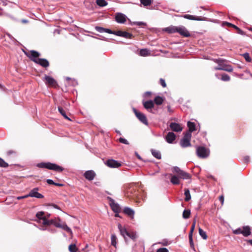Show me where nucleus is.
<instances>
[{
  "label": "nucleus",
  "instance_id": "1a4fd4ad",
  "mask_svg": "<svg viewBox=\"0 0 252 252\" xmlns=\"http://www.w3.org/2000/svg\"><path fill=\"white\" fill-rule=\"evenodd\" d=\"M39 189L38 188H35L32 189L29 194H28V197H35L37 198H42L44 196L41 193L38 192Z\"/></svg>",
  "mask_w": 252,
  "mask_h": 252
},
{
  "label": "nucleus",
  "instance_id": "ddd939ff",
  "mask_svg": "<svg viewBox=\"0 0 252 252\" xmlns=\"http://www.w3.org/2000/svg\"><path fill=\"white\" fill-rule=\"evenodd\" d=\"M177 32L179 33L184 37H189L190 34L187 29L184 26L177 27Z\"/></svg>",
  "mask_w": 252,
  "mask_h": 252
},
{
  "label": "nucleus",
  "instance_id": "864d4df0",
  "mask_svg": "<svg viewBox=\"0 0 252 252\" xmlns=\"http://www.w3.org/2000/svg\"><path fill=\"white\" fill-rule=\"evenodd\" d=\"M174 171L176 173H178V175L180 174V173L181 172L182 170L180 169L179 167L178 166H175L173 168Z\"/></svg>",
  "mask_w": 252,
  "mask_h": 252
},
{
  "label": "nucleus",
  "instance_id": "338daca9",
  "mask_svg": "<svg viewBox=\"0 0 252 252\" xmlns=\"http://www.w3.org/2000/svg\"><path fill=\"white\" fill-rule=\"evenodd\" d=\"M54 208L57 209H60V207L56 205V204H52L51 205Z\"/></svg>",
  "mask_w": 252,
  "mask_h": 252
},
{
  "label": "nucleus",
  "instance_id": "e433bc0d",
  "mask_svg": "<svg viewBox=\"0 0 252 252\" xmlns=\"http://www.w3.org/2000/svg\"><path fill=\"white\" fill-rule=\"evenodd\" d=\"M199 233L200 236L204 240L207 239V235L206 234V233L203 231L201 228H199Z\"/></svg>",
  "mask_w": 252,
  "mask_h": 252
},
{
  "label": "nucleus",
  "instance_id": "4c0bfd02",
  "mask_svg": "<svg viewBox=\"0 0 252 252\" xmlns=\"http://www.w3.org/2000/svg\"><path fill=\"white\" fill-rule=\"evenodd\" d=\"M140 2L144 6H147L152 3V0H140Z\"/></svg>",
  "mask_w": 252,
  "mask_h": 252
},
{
  "label": "nucleus",
  "instance_id": "c756f323",
  "mask_svg": "<svg viewBox=\"0 0 252 252\" xmlns=\"http://www.w3.org/2000/svg\"><path fill=\"white\" fill-rule=\"evenodd\" d=\"M170 182L173 185H178L180 183V180L179 177L177 176L172 175L170 179Z\"/></svg>",
  "mask_w": 252,
  "mask_h": 252
},
{
  "label": "nucleus",
  "instance_id": "ea45409f",
  "mask_svg": "<svg viewBox=\"0 0 252 252\" xmlns=\"http://www.w3.org/2000/svg\"><path fill=\"white\" fill-rule=\"evenodd\" d=\"M220 79L223 81H228L230 80V78L228 75L226 74H222Z\"/></svg>",
  "mask_w": 252,
  "mask_h": 252
},
{
  "label": "nucleus",
  "instance_id": "f3484780",
  "mask_svg": "<svg viewBox=\"0 0 252 252\" xmlns=\"http://www.w3.org/2000/svg\"><path fill=\"white\" fill-rule=\"evenodd\" d=\"M36 217L37 219L36 221L38 223H42L45 220H47V217L44 215V212L43 211L38 212L36 214Z\"/></svg>",
  "mask_w": 252,
  "mask_h": 252
},
{
  "label": "nucleus",
  "instance_id": "473e14b6",
  "mask_svg": "<svg viewBox=\"0 0 252 252\" xmlns=\"http://www.w3.org/2000/svg\"><path fill=\"white\" fill-rule=\"evenodd\" d=\"M58 110L60 114L66 120H68L69 121H71V120L67 117V116L66 115L65 111L63 110V109L61 107H58Z\"/></svg>",
  "mask_w": 252,
  "mask_h": 252
},
{
  "label": "nucleus",
  "instance_id": "f8f14e48",
  "mask_svg": "<svg viewBox=\"0 0 252 252\" xmlns=\"http://www.w3.org/2000/svg\"><path fill=\"white\" fill-rule=\"evenodd\" d=\"M169 126L171 129L175 132H181L183 130L182 125L177 123H171Z\"/></svg>",
  "mask_w": 252,
  "mask_h": 252
},
{
  "label": "nucleus",
  "instance_id": "13d9d810",
  "mask_svg": "<svg viewBox=\"0 0 252 252\" xmlns=\"http://www.w3.org/2000/svg\"><path fill=\"white\" fill-rule=\"evenodd\" d=\"M8 1L7 0H0V4H2V5H7Z\"/></svg>",
  "mask_w": 252,
  "mask_h": 252
},
{
  "label": "nucleus",
  "instance_id": "c03bdc74",
  "mask_svg": "<svg viewBox=\"0 0 252 252\" xmlns=\"http://www.w3.org/2000/svg\"><path fill=\"white\" fill-rule=\"evenodd\" d=\"M95 29L96 31L100 33L104 32L105 31V28L101 27L96 26Z\"/></svg>",
  "mask_w": 252,
  "mask_h": 252
},
{
  "label": "nucleus",
  "instance_id": "f704fd0d",
  "mask_svg": "<svg viewBox=\"0 0 252 252\" xmlns=\"http://www.w3.org/2000/svg\"><path fill=\"white\" fill-rule=\"evenodd\" d=\"M96 3L100 7L106 6L108 4L107 2L105 0H96Z\"/></svg>",
  "mask_w": 252,
  "mask_h": 252
},
{
  "label": "nucleus",
  "instance_id": "37998d69",
  "mask_svg": "<svg viewBox=\"0 0 252 252\" xmlns=\"http://www.w3.org/2000/svg\"><path fill=\"white\" fill-rule=\"evenodd\" d=\"M119 141L120 143L124 144H126V145H128L129 144L128 141L125 138H123V137H120L119 139Z\"/></svg>",
  "mask_w": 252,
  "mask_h": 252
},
{
  "label": "nucleus",
  "instance_id": "603ef678",
  "mask_svg": "<svg viewBox=\"0 0 252 252\" xmlns=\"http://www.w3.org/2000/svg\"><path fill=\"white\" fill-rule=\"evenodd\" d=\"M49 225H44L43 224L42 226H41L40 227H38V228H39V229H40V230H42V231H45V230H47L48 229V226Z\"/></svg>",
  "mask_w": 252,
  "mask_h": 252
},
{
  "label": "nucleus",
  "instance_id": "20e7f679",
  "mask_svg": "<svg viewBox=\"0 0 252 252\" xmlns=\"http://www.w3.org/2000/svg\"><path fill=\"white\" fill-rule=\"evenodd\" d=\"M223 60L221 59H218L217 60V63L219 64L218 66L215 67L214 69L215 70H224L229 72L233 71V67L228 64H222Z\"/></svg>",
  "mask_w": 252,
  "mask_h": 252
},
{
  "label": "nucleus",
  "instance_id": "c85d7f7f",
  "mask_svg": "<svg viewBox=\"0 0 252 252\" xmlns=\"http://www.w3.org/2000/svg\"><path fill=\"white\" fill-rule=\"evenodd\" d=\"M165 31L169 33L177 32V27L171 26L165 29Z\"/></svg>",
  "mask_w": 252,
  "mask_h": 252
},
{
  "label": "nucleus",
  "instance_id": "b1692460",
  "mask_svg": "<svg viewBox=\"0 0 252 252\" xmlns=\"http://www.w3.org/2000/svg\"><path fill=\"white\" fill-rule=\"evenodd\" d=\"M124 212L127 216L133 218L134 215V211L133 209L129 207H125L124 209Z\"/></svg>",
  "mask_w": 252,
  "mask_h": 252
},
{
  "label": "nucleus",
  "instance_id": "f03ea898",
  "mask_svg": "<svg viewBox=\"0 0 252 252\" xmlns=\"http://www.w3.org/2000/svg\"><path fill=\"white\" fill-rule=\"evenodd\" d=\"M37 166L41 168H47L50 170H52L55 171L62 172L63 168L51 162H41L37 164Z\"/></svg>",
  "mask_w": 252,
  "mask_h": 252
},
{
  "label": "nucleus",
  "instance_id": "a878e982",
  "mask_svg": "<svg viewBox=\"0 0 252 252\" xmlns=\"http://www.w3.org/2000/svg\"><path fill=\"white\" fill-rule=\"evenodd\" d=\"M164 98L159 96H157L155 97L154 100V103H155L157 105H161L164 101Z\"/></svg>",
  "mask_w": 252,
  "mask_h": 252
},
{
  "label": "nucleus",
  "instance_id": "49530a36",
  "mask_svg": "<svg viewBox=\"0 0 252 252\" xmlns=\"http://www.w3.org/2000/svg\"><path fill=\"white\" fill-rule=\"evenodd\" d=\"M195 223H196V220H194L193 222V223L192 224V225H191V227L190 230L189 234H192L193 232L194 229V228H195Z\"/></svg>",
  "mask_w": 252,
  "mask_h": 252
},
{
  "label": "nucleus",
  "instance_id": "7c9ffc66",
  "mask_svg": "<svg viewBox=\"0 0 252 252\" xmlns=\"http://www.w3.org/2000/svg\"><path fill=\"white\" fill-rule=\"evenodd\" d=\"M150 54V51L147 49H142L140 50L139 55L141 56L146 57Z\"/></svg>",
  "mask_w": 252,
  "mask_h": 252
},
{
  "label": "nucleus",
  "instance_id": "6e6552de",
  "mask_svg": "<svg viewBox=\"0 0 252 252\" xmlns=\"http://www.w3.org/2000/svg\"><path fill=\"white\" fill-rule=\"evenodd\" d=\"M108 200L109 202V205L115 213H119L121 211V207L119 204L116 203L115 200L110 197H107Z\"/></svg>",
  "mask_w": 252,
  "mask_h": 252
},
{
  "label": "nucleus",
  "instance_id": "cd10ccee",
  "mask_svg": "<svg viewBox=\"0 0 252 252\" xmlns=\"http://www.w3.org/2000/svg\"><path fill=\"white\" fill-rule=\"evenodd\" d=\"M188 126L189 129L188 133H191L192 132L195 130V125L193 122H188L187 124Z\"/></svg>",
  "mask_w": 252,
  "mask_h": 252
},
{
  "label": "nucleus",
  "instance_id": "052dcab7",
  "mask_svg": "<svg viewBox=\"0 0 252 252\" xmlns=\"http://www.w3.org/2000/svg\"><path fill=\"white\" fill-rule=\"evenodd\" d=\"M47 183L49 185H55V182L51 179H47Z\"/></svg>",
  "mask_w": 252,
  "mask_h": 252
},
{
  "label": "nucleus",
  "instance_id": "5fc2aeb1",
  "mask_svg": "<svg viewBox=\"0 0 252 252\" xmlns=\"http://www.w3.org/2000/svg\"><path fill=\"white\" fill-rule=\"evenodd\" d=\"M189 241L191 247L193 246L192 234H189Z\"/></svg>",
  "mask_w": 252,
  "mask_h": 252
},
{
  "label": "nucleus",
  "instance_id": "39448f33",
  "mask_svg": "<svg viewBox=\"0 0 252 252\" xmlns=\"http://www.w3.org/2000/svg\"><path fill=\"white\" fill-rule=\"evenodd\" d=\"M191 134L190 133H187L185 134L183 139L180 141V145L182 148H186L191 146L190 142Z\"/></svg>",
  "mask_w": 252,
  "mask_h": 252
},
{
  "label": "nucleus",
  "instance_id": "393cba45",
  "mask_svg": "<svg viewBox=\"0 0 252 252\" xmlns=\"http://www.w3.org/2000/svg\"><path fill=\"white\" fill-rule=\"evenodd\" d=\"M152 155L158 159H160L161 158V155L160 152L158 150L152 149L151 150Z\"/></svg>",
  "mask_w": 252,
  "mask_h": 252
},
{
  "label": "nucleus",
  "instance_id": "a19ab883",
  "mask_svg": "<svg viewBox=\"0 0 252 252\" xmlns=\"http://www.w3.org/2000/svg\"><path fill=\"white\" fill-rule=\"evenodd\" d=\"M8 166V163H6L2 158H0V166L5 168Z\"/></svg>",
  "mask_w": 252,
  "mask_h": 252
},
{
  "label": "nucleus",
  "instance_id": "423d86ee",
  "mask_svg": "<svg viewBox=\"0 0 252 252\" xmlns=\"http://www.w3.org/2000/svg\"><path fill=\"white\" fill-rule=\"evenodd\" d=\"M144 107L149 112L155 114L157 111L154 109V103L152 100L147 101H143L142 102Z\"/></svg>",
  "mask_w": 252,
  "mask_h": 252
},
{
  "label": "nucleus",
  "instance_id": "4d7b16f0",
  "mask_svg": "<svg viewBox=\"0 0 252 252\" xmlns=\"http://www.w3.org/2000/svg\"><path fill=\"white\" fill-rule=\"evenodd\" d=\"M115 31H111V30L110 29H105V31L104 32H107V33H110V34H114V33H115Z\"/></svg>",
  "mask_w": 252,
  "mask_h": 252
},
{
  "label": "nucleus",
  "instance_id": "f257e3e1",
  "mask_svg": "<svg viewBox=\"0 0 252 252\" xmlns=\"http://www.w3.org/2000/svg\"><path fill=\"white\" fill-rule=\"evenodd\" d=\"M44 225H53L57 228H62V229L66 231V232L72 233L71 229L67 226L65 222H63L60 218H55L51 220H45L44 221L42 222Z\"/></svg>",
  "mask_w": 252,
  "mask_h": 252
},
{
  "label": "nucleus",
  "instance_id": "3c124183",
  "mask_svg": "<svg viewBox=\"0 0 252 252\" xmlns=\"http://www.w3.org/2000/svg\"><path fill=\"white\" fill-rule=\"evenodd\" d=\"M159 82H160V85L163 88H165L166 86V84L165 81V80L163 79L160 78V80H159Z\"/></svg>",
  "mask_w": 252,
  "mask_h": 252
},
{
  "label": "nucleus",
  "instance_id": "6ab92c4d",
  "mask_svg": "<svg viewBox=\"0 0 252 252\" xmlns=\"http://www.w3.org/2000/svg\"><path fill=\"white\" fill-rule=\"evenodd\" d=\"M183 17L185 19L195 21H205L206 19L205 17L194 16L189 14L184 15Z\"/></svg>",
  "mask_w": 252,
  "mask_h": 252
},
{
  "label": "nucleus",
  "instance_id": "680f3d73",
  "mask_svg": "<svg viewBox=\"0 0 252 252\" xmlns=\"http://www.w3.org/2000/svg\"><path fill=\"white\" fill-rule=\"evenodd\" d=\"M27 197H29L28 196V194L24 195V196H18L17 197V199L18 200H20V199H22L26 198Z\"/></svg>",
  "mask_w": 252,
  "mask_h": 252
},
{
  "label": "nucleus",
  "instance_id": "412c9836",
  "mask_svg": "<svg viewBox=\"0 0 252 252\" xmlns=\"http://www.w3.org/2000/svg\"><path fill=\"white\" fill-rule=\"evenodd\" d=\"M118 229L120 232L121 235L126 240V237L128 235V232L126 230L125 227H123L120 223L118 225Z\"/></svg>",
  "mask_w": 252,
  "mask_h": 252
},
{
  "label": "nucleus",
  "instance_id": "a18cd8bd",
  "mask_svg": "<svg viewBox=\"0 0 252 252\" xmlns=\"http://www.w3.org/2000/svg\"><path fill=\"white\" fill-rule=\"evenodd\" d=\"M127 237H128L129 238H131L132 240H134L136 237V234L133 232L131 233L128 232Z\"/></svg>",
  "mask_w": 252,
  "mask_h": 252
},
{
  "label": "nucleus",
  "instance_id": "8fccbe9b",
  "mask_svg": "<svg viewBox=\"0 0 252 252\" xmlns=\"http://www.w3.org/2000/svg\"><path fill=\"white\" fill-rule=\"evenodd\" d=\"M156 252H169V251L166 248H162L158 249Z\"/></svg>",
  "mask_w": 252,
  "mask_h": 252
},
{
  "label": "nucleus",
  "instance_id": "5701e85b",
  "mask_svg": "<svg viewBox=\"0 0 252 252\" xmlns=\"http://www.w3.org/2000/svg\"><path fill=\"white\" fill-rule=\"evenodd\" d=\"M251 228L249 226H244L242 228V235L245 237L249 236L251 234Z\"/></svg>",
  "mask_w": 252,
  "mask_h": 252
},
{
  "label": "nucleus",
  "instance_id": "69168bd1",
  "mask_svg": "<svg viewBox=\"0 0 252 252\" xmlns=\"http://www.w3.org/2000/svg\"><path fill=\"white\" fill-rule=\"evenodd\" d=\"M220 199V200L221 201V203L223 204V201H224V197L223 196H220L219 198Z\"/></svg>",
  "mask_w": 252,
  "mask_h": 252
},
{
  "label": "nucleus",
  "instance_id": "9b49d317",
  "mask_svg": "<svg viewBox=\"0 0 252 252\" xmlns=\"http://www.w3.org/2000/svg\"><path fill=\"white\" fill-rule=\"evenodd\" d=\"M43 80L47 85L51 86H56L57 85L56 81L51 76L45 75Z\"/></svg>",
  "mask_w": 252,
  "mask_h": 252
},
{
  "label": "nucleus",
  "instance_id": "79ce46f5",
  "mask_svg": "<svg viewBox=\"0 0 252 252\" xmlns=\"http://www.w3.org/2000/svg\"><path fill=\"white\" fill-rule=\"evenodd\" d=\"M243 56L246 60V61L249 63L251 62L252 61V59L249 56V54L248 53H245L243 54Z\"/></svg>",
  "mask_w": 252,
  "mask_h": 252
},
{
  "label": "nucleus",
  "instance_id": "a211bd4d",
  "mask_svg": "<svg viewBox=\"0 0 252 252\" xmlns=\"http://www.w3.org/2000/svg\"><path fill=\"white\" fill-rule=\"evenodd\" d=\"M114 34L127 38H131L132 37V35L131 33L126 32H123L121 31H115V33H114Z\"/></svg>",
  "mask_w": 252,
  "mask_h": 252
},
{
  "label": "nucleus",
  "instance_id": "bb28decb",
  "mask_svg": "<svg viewBox=\"0 0 252 252\" xmlns=\"http://www.w3.org/2000/svg\"><path fill=\"white\" fill-rule=\"evenodd\" d=\"M180 177L183 179H190L191 176L189 173L182 170L179 174Z\"/></svg>",
  "mask_w": 252,
  "mask_h": 252
},
{
  "label": "nucleus",
  "instance_id": "6e6d98bb",
  "mask_svg": "<svg viewBox=\"0 0 252 252\" xmlns=\"http://www.w3.org/2000/svg\"><path fill=\"white\" fill-rule=\"evenodd\" d=\"M47 231L52 233H55L57 232V230L55 228H52L51 227H48Z\"/></svg>",
  "mask_w": 252,
  "mask_h": 252
},
{
  "label": "nucleus",
  "instance_id": "dca6fc26",
  "mask_svg": "<svg viewBox=\"0 0 252 252\" xmlns=\"http://www.w3.org/2000/svg\"><path fill=\"white\" fill-rule=\"evenodd\" d=\"M126 16L121 13H118L116 15L115 20L118 23L123 24L126 21Z\"/></svg>",
  "mask_w": 252,
  "mask_h": 252
},
{
  "label": "nucleus",
  "instance_id": "774afa93",
  "mask_svg": "<svg viewBox=\"0 0 252 252\" xmlns=\"http://www.w3.org/2000/svg\"><path fill=\"white\" fill-rule=\"evenodd\" d=\"M54 185L59 186V187H62L63 186V184L57 183H55Z\"/></svg>",
  "mask_w": 252,
  "mask_h": 252
},
{
  "label": "nucleus",
  "instance_id": "4be33fe9",
  "mask_svg": "<svg viewBox=\"0 0 252 252\" xmlns=\"http://www.w3.org/2000/svg\"><path fill=\"white\" fill-rule=\"evenodd\" d=\"M36 63H37L44 67H47L49 65V62L45 59H38Z\"/></svg>",
  "mask_w": 252,
  "mask_h": 252
},
{
  "label": "nucleus",
  "instance_id": "72a5a7b5",
  "mask_svg": "<svg viewBox=\"0 0 252 252\" xmlns=\"http://www.w3.org/2000/svg\"><path fill=\"white\" fill-rule=\"evenodd\" d=\"M117 238L115 234H112L111 237V245L114 246L115 248L117 245Z\"/></svg>",
  "mask_w": 252,
  "mask_h": 252
},
{
  "label": "nucleus",
  "instance_id": "c9c22d12",
  "mask_svg": "<svg viewBox=\"0 0 252 252\" xmlns=\"http://www.w3.org/2000/svg\"><path fill=\"white\" fill-rule=\"evenodd\" d=\"M190 211L189 210H184L183 213V217L185 219H187L189 217Z\"/></svg>",
  "mask_w": 252,
  "mask_h": 252
},
{
  "label": "nucleus",
  "instance_id": "e2e57ef3",
  "mask_svg": "<svg viewBox=\"0 0 252 252\" xmlns=\"http://www.w3.org/2000/svg\"><path fill=\"white\" fill-rule=\"evenodd\" d=\"M135 24H136L137 25H138V26H141V25H145V24L144 22H136L135 23Z\"/></svg>",
  "mask_w": 252,
  "mask_h": 252
},
{
  "label": "nucleus",
  "instance_id": "aec40b11",
  "mask_svg": "<svg viewBox=\"0 0 252 252\" xmlns=\"http://www.w3.org/2000/svg\"><path fill=\"white\" fill-rule=\"evenodd\" d=\"M175 139L176 135L172 132H169L165 137V140L166 142L170 144L172 143Z\"/></svg>",
  "mask_w": 252,
  "mask_h": 252
},
{
  "label": "nucleus",
  "instance_id": "0e129e2a",
  "mask_svg": "<svg viewBox=\"0 0 252 252\" xmlns=\"http://www.w3.org/2000/svg\"><path fill=\"white\" fill-rule=\"evenodd\" d=\"M237 32L238 33L241 34L242 35L244 34V32L239 28L237 30Z\"/></svg>",
  "mask_w": 252,
  "mask_h": 252
},
{
  "label": "nucleus",
  "instance_id": "7ed1b4c3",
  "mask_svg": "<svg viewBox=\"0 0 252 252\" xmlns=\"http://www.w3.org/2000/svg\"><path fill=\"white\" fill-rule=\"evenodd\" d=\"M196 153L199 158H205L209 156L210 151L204 147L199 146L196 148Z\"/></svg>",
  "mask_w": 252,
  "mask_h": 252
},
{
  "label": "nucleus",
  "instance_id": "0eeeda50",
  "mask_svg": "<svg viewBox=\"0 0 252 252\" xmlns=\"http://www.w3.org/2000/svg\"><path fill=\"white\" fill-rule=\"evenodd\" d=\"M133 111L134 113L137 118L143 124L148 126V122L145 114L138 111L135 108H133Z\"/></svg>",
  "mask_w": 252,
  "mask_h": 252
},
{
  "label": "nucleus",
  "instance_id": "4468645a",
  "mask_svg": "<svg viewBox=\"0 0 252 252\" xmlns=\"http://www.w3.org/2000/svg\"><path fill=\"white\" fill-rule=\"evenodd\" d=\"M106 165L111 168H117L121 165L120 162L114 159H108L106 162Z\"/></svg>",
  "mask_w": 252,
  "mask_h": 252
},
{
  "label": "nucleus",
  "instance_id": "2f4dec72",
  "mask_svg": "<svg viewBox=\"0 0 252 252\" xmlns=\"http://www.w3.org/2000/svg\"><path fill=\"white\" fill-rule=\"evenodd\" d=\"M185 195L186 196L185 200L186 201H189L191 199V195L190 194L189 190L188 189H185Z\"/></svg>",
  "mask_w": 252,
  "mask_h": 252
},
{
  "label": "nucleus",
  "instance_id": "58836bf2",
  "mask_svg": "<svg viewBox=\"0 0 252 252\" xmlns=\"http://www.w3.org/2000/svg\"><path fill=\"white\" fill-rule=\"evenodd\" d=\"M68 249L70 252H76L77 248L75 244H71L69 246Z\"/></svg>",
  "mask_w": 252,
  "mask_h": 252
},
{
  "label": "nucleus",
  "instance_id": "09e8293b",
  "mask_svg": "<svg viewBox=\"0 0 252 252\" xmlns=\"http://www.w3.org/2000/svg\"><path fill=\"white\" fill-rule=\"evenodd\" d=\"M223 25H227L230 27H233L234 29H235L236 30H238L239 28L237 27L236 26L231 24V23H228V22H225L223 23Z\"/></svg>",
  "mask_w": 252,
  "mask_h": 252
},
{
  "label": "nucleus",
  "instance_id": "2eb2a0df",
  "mask_svg": "<svg viewBox=\"0 0 252 252\" xmlns=\"http://www.w3.org/2000/svg\"><path fill=\"white\" fill-rule=\"evenodd\" d=\"M95 173L93 170H88L84 174V177L89 181L94 180L95 177Z\"/></svg>",
  "mask_w": 252,
  "mask_h": 252
},
{
  "label": "nucleus",
  "instance_id": "de8ad7c7",
  "mask_svg": "<svg viewBox=\"0 0 252 252\" xmlns=\"http://www.w3.org/2000/svg\"><path fill=\"white\" fill-rule=\"evenodd\" d=\"M233 233L235 234H242V229L241 228H238L237 229L234 230Z\"/></svg>",
  "mask_w": 252,
  "mask_h": 252
},
{
  "label": "nucleus",
  "instance_id": "9d476101",
  "mask_svg": "<svg viewBox=\"0 0 252 252\" xmlns=\"http://www.w3.org/2000/svg\"><path fill=\"white\" fill-rule=\"evenodd\" d=\"M26 54L32 61L35 63L37 62L38 59H39L38 57L40 55L39 53L34 50H31L30 54L27 53H26Z\"/></svg>",
  "mask_w": 252,
  "mask_h": 252
},
{
  "label": "nucleus",
  "instance_id": "bf43d9fd",
  "mask_svg": "<svg viewBox=\"0 0 252 252\" xmlns=\"http://www.w3.org/2000/svg\"><path fill=\"white\" fill-rule=\"evenodd\" d=\"M249 160H250L249 156H246L244 157V160L245 162L248 163V162H249Z\"/></svg>",
  "mask_w": 252,
  "mask_h": 252
}]
</instances>
